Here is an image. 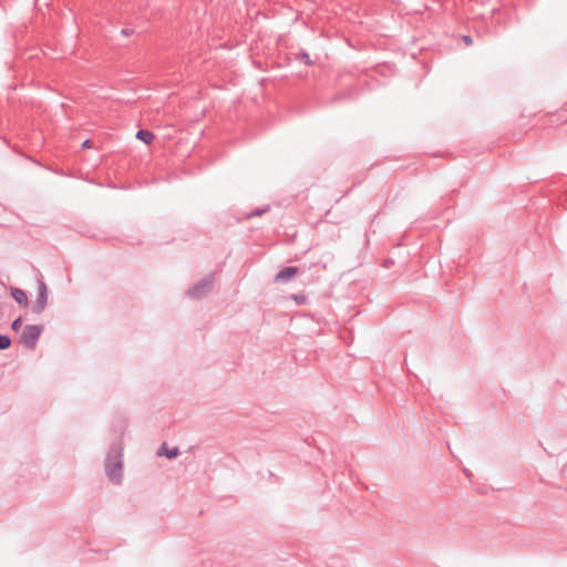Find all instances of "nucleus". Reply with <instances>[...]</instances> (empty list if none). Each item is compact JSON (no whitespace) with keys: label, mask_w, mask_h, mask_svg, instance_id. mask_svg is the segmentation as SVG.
Here are the masks:
<instances>
[{"label":"nucleus","mask_w":567,"mask_h":567,"mask_svg":"<svg viewBox=\"0 0 567 567\" xmlns=\"http://www.w3.org/2000/svg\"><path fill=\"white\" fill-rule=\"evenodd\" d=\"M105 473L114 484H121L123 478V447L121 442L113 443L105 457Z\"/></svg>","instance_id":"obj_1"},{"label":"nucleus","mask_w":567,"mask_h":567,"mask_svg":"<svg viewBox=\"0 0 567 567\" xmlns=\"http://www.w3.org/2000/svg\"><path fill=\"white\" fill-rule=\"evenodd\" d=\"M214 286L213 275H207L202 278L198 282L193 285L188 290L187 295L192 299H202L210 292Z\"/></svg>","instance_id":"obj_2"},{"label":"nucleus","mask_w":567,"mask_h":567,"mask_svg":"<svg viewBox=\"0 0 567 567\" xmlns=\"http://www.w3.org/2000/svg\"><path fill=\"white\" fill-rule=\"evenodd\" d=\"M43 331V327L40 324H28L24 327L22 334H21V343L30 349L33 350L37 347L38 340Z\"/></svg>","instance_id":"obj_3"},{"label":"nucleus","mask_w":567,"mask_h":567,"mask_svg":"<svg viewBox=\"0 0 567 567\" xmlns=\"http://www.w3.org/2000/svg\"><path fill=\"white\" fill-rule=\"evenodd\" d=\"M48 287L43 281H38V296L32 305V311L35 315H40L44 311L48 305Z\"/></svg>","instance_id":"obj_4"},{"label":"nucleus","mask_w":567,"mask_h":567,"mask_svg":"<svg viewBox=\"0 0 567 567\" xmlns=\"http://www.w3.org/2000/svg\"><path fill=\"white\" fill-rule=\"evenodd\" d=\"M298 272V268L293 266H288L282 268L276 276V282H286L291 279Z\"/></svg>","instance_id":"obj_5"},{"label":"nucleus","mask_w":567,"mask_h":567,"mask_svg":"<svg viewBox=\"0 0 567 567\" xmlns=\"http://www.w3.org/2000/svg\"><path fill=\"white\" fill-rule=\"evenodd\" d=\"M157 455H165L167 458L172 460L179 455V450L176 446L168 449L166 443H163L159 450L157 451Z\"/></svg>","instance_id":"obj_6"},{"label":"nucleus","mask_w":567,"mask_h":567,"mask_svg":"<svg viewBox=\"0 0 567 567\" xmlns=\"http://www.w3.org/2000/svg\"><path fill=\"white\" fill-rule=\"evenodd\" d=\"M11 297L22 306H28L29 300L27 293L20 289V288H12L11 289Z\"/></svg>","instance_id":"obj_7"},{"label":"nucleus","mask_w":567,"mask_h":567,"mask_svg":"<svg viewBox=\"0 0 567 567\" xmlns=\"http://www.w3.org/2000/svg\"><path fill=\"white\" fill-rule=\"evenodd\" d=\"M136 138L144 142L145 144H151L154 141L155 135L148 130H138L136 133Z\"/></svg>","instance_id":"obj_8"},{"label":"nucleus","mask_w":567,"mask_h":567,"mask_svg":"<svg viewBox=\"0 0 567 567\" xmlns=\"http://www.w3.org/2000/svg\"><path fill=\"white\" fill-rule=\"evenodd\" d=\"M12 340L8 334H0V350H6L11 347Z\"/></svg>","instance_id":"obj_9"},{"label":"nucleus","mask_w":567,"mask_h":567,"mask_svg":"<svg viewBox=\"0 0 567 567\" xmlns=\"http://www.w3.org/2000/svg\"><path fill=\"white\" fill-rule=\"evenodd\" d=\"M291 299L295 300L298 305H305L308 300L306 295L295 293L291 296Z\"/></svg>","instance_id":"obj_10"},{"label":"nucleus","mask_w":567,"mask_h":567,"mask_svg":"<svg viewBox=\"0 0 567 567\" xmlns=\"http://www.w3.org/2000/svg\"><path fill=\"white\" fill-rule=\"evenodd\" d=\"M22 326V318L21 317H18L17 319H14L11 323V329L14 330V331H18Z\"/></svg>","instance_id":"obj_11"},{"label":"nucleus","mask_w":567,"mask_h":567,"mask_svg":"<svg viewBox=\"0 0 567 567\" xmlns=\"http://www.w3.org/2000/svg\"><path fill=\"white\" fill-rule=\"evenodd\" d=\"M301 56H302V59L305 60V63H306L307 65H311V64H312V61H311V59H310V56H309L308 52L302 51V52H301Z\"/></svg>","instance_id":"obj_12"},{"label":"nucleus","mask_w":567,"mask_h":567,"mask_svg":"<svg viewBox=\"0 0 567 567\" xmlns=\"http://www.w3.org/2000/svg\"><path fill=\"white\" fill-rule=\"evenodd\" d=\"M268 209H269V207L256 208V209L251 210L250 213H258V214L268 213Z\"/></svg>","instance_id":"obj_13"},{"label":"nucleus","mask_w":567,"mask_h":567,"mask_svg":"<svg viewBox=\"0 0 567 567\" xmlns=\"http://www.w3.org/2000/svg\"><path fill=\"white\" fill-rule=\"evenodd\" d=\"M133 33V30L131 29H122L121 30V34L124 35V37H128Z\"/></svg>","instance_id":"obj_14"},{"label":"nucleus","mask_w":567,"mask_h":567,"mask_svg":"<svg viewBox=\"0 0 567 567\" xmlns=\"http://www.w3.org/2000/svg\"><path fill=\"white\" fill-rule=\"evenodd\" d=\"M82 147H84V148H90V147H91V140H85V141L82 143Z\"/></svg>","instance_id":"obj_15"},{"label":"nucleus","mask_w":567,"mask_h":567,"mask_svg":"<svg viewBox=\"0 0 567 567\" xmlns=\"http://www.w3.org/2000/svg\"><path fill=\"white\" fill-rule=\"evenodd\" d=\"M463 40L466 44H471L472 43V38L470 35H464L463 37Z\"/></svg>","instance_id":"obj_16"},{"label":"nucleus","mask_w":567,"mask_h":567,"mask_svg":"<svg viewBox=\"0 0 567 567\" xmlns=\"http://www.w3.org/2000/svg\"><path fill=\"white\" fill-rule=\"evenodd\" d=\"M465 475H466L467 477H470V476H471V474H470V472H468L467 470H465Z\"/></svg>","instance_id":"obj_17"},{"label":"nucleus","mask_w":567,"mask_h":567,"mask_svg":"<svg viewBox=\"0 0 567 567\" xmlns=\"http://www.w3.org/2000/svg\"><path fill=\"white\" fill-rule=\"evenodd\" d=\"M0 226H6V223H3V221H0Z\"/></svg>","instance_id":"obj_18"}]
</instances>
